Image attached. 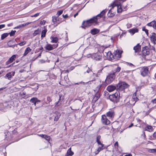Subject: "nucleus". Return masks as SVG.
Masks as SVG:
<instances>
[{
  "mask_svg": "<svg viewBox=\"0 0 156 156\" xmlns=\"http://www.w3.org/2000/svg\"><path fill=\"white\" fill-rule=\"evenodd\" d=\"M106 12V10H104L97 16L93 17V18L89 20L86 21H84L82 23V26L81 27L85 29L86 27H89L92 25L93 23H97L98 19L100 18L105 14Z\"/></svg>",
  "mask_w": 156,
  "mask_h": 156,
  "instance_id": "f257e3e1",
  "label": "nucleus"
},
{
  "mask_svg": "<svg viewBox=\"0 0 156 156\" xmlns=\"http://www.w3.org/2000/svg\"><path fill=\"white\" fill-rule=\"evenodd\" d=\"M138 100V99L136 97L135 94V95L134 94L133 95L132 98H127L125 100L124 103L126 106L128 107H131L134 105L136 102Z\"/></svg>",
  "mask_w": 156,
  "mask_h": 156,
  "instance_id": "f03ea898",
  "label": "nucleus"
},
{
  "mask_svg": "<svg viewBox=\"0 0 156 156\" xmlns=\"http://www.w3.org/2000/svg\"><path fill=\"white\" fill-rule=\"evenodd\" d=\"M125 0H115L114 3L111 5L112 8L115 6L117 7V11L118 12H121L122 11L121 6V2H124Z\"/></svg>",
  "mask_w": 156,
  "mask_h": 156,
  "instance_id": "7ed1b4c3",
  "label": "nucleus"
},
{
  "mask_svg": "<svg viewBox=\"0 0 156 156\" xmlns=\"http://www.w3.org/2000/svg\"><path fill=\"white\" fill-rule=\"evenodd\" d=\"M119 93L116 92L114 94L110 95L109 96L110 100L114 102H117L119 101Z\"/></svg>",
  "mask_w": 156,
  "mask_h": 156,
  "instance_id": "20e7f679",
  "label": "nucleus"
},
{
  "mask_svg": "<svg viewBox=\"0 0 156 156\" xmlns=\"http://www.w3.org/2000/svg\"><path fill=\"white\" fill-rule=\"evenodd\" d=\"M115 72H113L112 73L109 74V75L107 76L106 79L105 80L106 83L109 84L112 82L115 78Z\"/></svg>",
  "mask_w": 156,
  "mask_h": 156,
  "instance_id": "39448f33",
  "label": "nucleus"
},
{
  "mask_svg": "<svg viewBox=\"0 0 156 156\" xmlns=\"http://www.w3.org/2000/svg\"><path fill=\"white\" fill-rule=\"evenodd\" d=\"M128 87V85L125 82H121L118 84L117 86V89L120 90H123Z\"/></svg>",
  "mask_w": 156,
  "mask_h": 156,
  "instance_id": "423d86ee",
  "label": "nucleus"
},
{
  "mask_svg": "<svg viewBox=\"0 0 156 156\" xmlns=\"http://www.w3.org/2000/svg\"><path fill=\"white\" fill-rule=\"evenodd\" d=\"M141 75L143 77L148 75L149 74V68L147 67H142L140 70Z\"/></svg>",
  "mask_w": 156,
  "mask_h": 156,
  "instance_id": "0eeeda50",
  "label": "nucleus"
},
{
  "mask_svg": "<svg viewBox=\"0 0 156 156\" xmlns=\"http://www.w3.org/2000/svg\"><path fill=\"white\" fill-rule=\"evenodd\" d=\"M142 53L143 58L145 59V56L148 55L150 54L149 49L147 46L143 47L142 49Z\"/></svg>",
  "mask_w": 156,
  "mask_h": 156,
  "instance_id": "6e6552de",
  "label": "nucleus"
},
{
  "mask_svg": "<svg viewBox=\"0 0 156 156\" xmlns=\"http://www.w3.org/2000/svg\"><path fill=\"white\" fill-rule=\"evenodd\" d=\"M122 51H120L119 50L116 51L114 52V55H112V58H113V59H118L120 58L121 56Z\"/></svg>",
  "mask_w": 156,
  "mask_h": 156,
  "instance_id": "1a4fd4ad",
  "label": "nucleus"
},
{
  "mask_svg": "<svg viewBox=\"0 0 156 156\" xmlns=\"http://www.w3.org/2000/svg\"><path fill=\"white\" fill-rule=\"evenodd\" d=\"M91 58L95 60H100L102 59V56L98 53L93 54L91 55Z\"/></svg>",
  "mask_w": 156,
  "mask_h": 156,
  "instance_id": "9d476101",
  "label": "nucleus"
},
{
  "mask_svg": "<svg viewBox=\"0 0 156 156\" xmlns=\"http://www.w3.org/2000/svg\"><path fill=\"white\" fill-rule=\"evenodd\" d=\"M58 46L57 44L52 45L50 44H48L44 47V48L48 51H51L57 47Z\"/></svg>",
  "mask_w": 156,
  "mask_h": 156,
  "instance_id": "9b49d317",
  "label": "nucleus"
},
{
  "mask_svg": "<svg viewBox=\"0 0 156 156\" xmlns=\"http://www.w3.org/2000/svg\"><path fill=\"white\" fill-rule=\"evenodd\" d=\"M133 49L134 51L135 55H136V53L138 54V53L141 51V46L139 44H138L133 47Z\"/></svg>",
  "mask_w": 156,
  "mask_h": 156,
  "instance_id": "f8f14e48",
  "label": "nucleus"
},
{
  "mask_svg": "<svg viewBox=\"0 0 156 156\" xmlns=\"http://www.w3.org/2000/svg\"><path fill=\"white\" fill-rule=\"evenodd\" d=\"M150 38L151 42L154 44L156 43V34L154 33L151 34V35L150 36Z\"/></svg>",
  "mask_w": 156,
  "mask_h": 156,
  "instance_id": "ddd939ff",
  "label": "nucleus"
},
{
  "mask_svg": "<svg viewBox=\"0 0 156 156\" xmlns=\"http://www.w3.org/2000/svg\"><path fill=\"white\" fill-rule=\"evenodd\" d=\"M15 74V72H9L7 73L5 76V77L6 79H7L9 80H11L12 76H14Z\"/></svg>",
  "mask_w": 156,
  "mask_h": 156,
  "instance_id": "4468645a",
  "label": "nucleus"
},
{
  "mask_svg": "<svg viewBox=\"0 0 156 156\" xmlns=\"http://www.w3.org/2000/svg\"><path fill=\"white\" fill-rule=\"evenodd\" d=\"M52 21L53 23H57V25L59 24L62 22V21H60L59 20L58 17L55 16H54L52 17Z\"/></svg>",
  "mask_w": 156,
  "mask_h": 156,
  "instance_id": "2eb2a0df",
  "label": "nucleus"
},
{
  "mask_svg": "<svg viewBox=\"0 0 156 156\" xmlns=\"http://www.w3.org/2000/svg\"><path fill=\"white\" fill-rule=\"evenodd\" d=\"M139 30L137 28L131 29L128 30V31L133 35L135 33L138 32Z\"/></svg>",
  "mask_w": 156,
  "mask_h": 156,
  "instance_id": "dca6fc26",
  "label": "nucleus"
},
{
  "mask_svg": "<svg viewBox=\"0 0 156 156\" xmlns=\"http://www.w3.org/2000/svg\"><path fill=\"white\" fill-rule=\"evenodd\" d=\"M147 25L150 27H152L153 28L156 29V21H153L147 24Z\"/></svg>",
  "mask_w": 156,
  "mask_h": 156,
  "instance_id": "f3484780",
  "label": "nucleus"
},
{
  "mask_svg": "<svg viewBox=\"0 0 156 156\" xmlns=\"http://www.w3.org/2000/svg\"><path fill=\"white\" fill-rule=\"evenodd\" d=\"M116 89V87L112 85L108 86L107 88V90L109 92H112Z\"/></svg>",
  "mask_w": 156,
  "mask_h": 156,
  "instance_id": "a211bd4d",
  "label": "nucleus"
},
{
  "mask_svg": "<svg viewBox=\"0 0 156 156\" xmlns=\"http://www.w3.org/2000/svg\"><path fill=\"white\" fill-rule=\"evenodd\" d=\"M16 57V55H12L11 57L9 58V60L6 62V64H8L12 62L15 60Z\"/></svg>",
  "mask_w": 156,
  "mask_h": 156,
  "instance_id": "6ab92c4d",
  "label": "nucleus"
},
{
  "mask_svg": "<svg viewBox=\"0 0 156 156\" xmlns=\"http://www.w3.org/2000/svg\"><path fill=\"white\" fill-rule=\"evenodd\" d=\"M101 121L104 124L108 125L110 124V121L107 119V118H102Z\"/></svg>",
  "mask_w": 156,
  "mask_h": 156,
  "instance_id": "aec40b11",
  "label": "nucleus"
},
{
  "mask_svg": "<svg viewBox=\"0 0 156 156\" xmlns=\"http://www.w3.org/2000/svg\"><path fill=\"white\" fill-rule=\"evenodd\" d=\"M107 116L109 117H112L115 116L114 112L113 111H109L106 114Z\"/></svg>",
  "mask_w": 156,
  "mask_h": 156,
  "instance_id": "412c9836",
  "label": "nucleus"
},
{
  "mask_svg": "<svg viewBox=\"0 0 156 156\" xmlns=\"http://www.w3.org/2000/svg\"><path fill=\"white\" fill-rule=\"evenodd\" d=\"M44 29L41 32V37H45L46 32L47 31L45 27H44Z\"/></svg>",
  "mask_w": 156,
  "mask_h": 156,
  "instance_id": "4be33fe9",
  "label": "nucleus"
},
{
  "mask_svg": "<svg viewBox=\"0 0 156 156\" xmlns=\"http://www.w3.org/2000/svg\"><path fill=\"white\" fill-rule=\"evenodd\" d=\"M30 101L32 103L41 102V101L38 100V99L36 98H32L30 100Z\"/></svg>",
  "mask_w": 156,
  "mask_h": 156,
  "instance_id": "5701e85b",
  "label": "nucleus"
},
{
  "mask_svg": "<svg viewBox=\"0 0 156 156\" xmlns=\"http://www.w3.org/2000/svg\"><path fill=\"white\" fill-rule=\"evenodd\" d=\"M99 32V30L94 28L91 30V33L93 35H95L98 34Z\"/></svg>",
  "mask_w": 156,
  "mask_h": 156,
  "instance_id": "b1692460",
  "label": "nucleus"
},
{
  "mask_svg": "<svg viewBox=\"0 0 156 156\" xmlns=\"http://www.w3.org/2000/svg\"><path fill=\"white\" fill-rule=\"evenodd\" d=\"M145 130L151 132L153 131V128L151 126H147L145 127Z\"/></svg>",
  "mask_w": 156,
  "mask_h": 156,
  "instance_id": "393cba45",
  "label": "nucleus"
},
{
  "mask_svg": "<svg viewBox=\"0 0 156 156\" xmlns=\"http://www.w3.org/2000/svg\"><path fill=\"white\" fill-rule=\"evenodd\" d=\"M31 49L30 47H27L25 50L24 53L23 54V56H25L27 55L29 52L31 51Z\"/></svg>",
  "mask_w": 156,
  "mask_h": 156,
  "instance_id": "a878e982",
  "label": "nucleus"
},
{
  "mask_svg": "<svg viewBox=\"0 0 156 156\" xmlns=\"http://www.w3.org/2000/svg\"><path fill=\"white\" fill-rule=\"evenodd\" d=\"M73 154V153L71 150V148H70L67 151V155L66 156H72Z\"/></svg>",
  "mask_w": 156,
  "mask_h": 156,
  "instance_id": "bb28decb",
  "label": "nucleus"
},
{
  "mask_svg": "<svg viewBox=\"0 0 156 156\" xmlns=\"http://www.w3.org/2000/svg\"><path fill=\"white\" fill-rule=\"evenodd\" d=\"M98 76V74H95V73H93L92 75L91 76V79L92 81H94L96 80V77H97Z\"/></svg>",
  "mask_w": 156,
  "mask_h": 156,
  "instance_id": "cd10ccee",
  "label": "nucleus"
},
{
  "mask_svg": "<svg viewBox=\"0 0 156 156\" xmlns=\"http://www.w3.org/2000/svg\"><path fill=\"white\" fill-rule=\"evenodd\" d=\"M111 9L109 10L108 11V17H113L115 15V13H112L111 11Z\"/></svg>",
  "mask_w": 156,
  "mask_h": 156,
  "instance_id": "c85d7f7f",
  "label": "nucleus"
},
{
  "mask_svg": "<svg viewBox=\"0 0 156 156\" xmlns=\"http://www.w3.org/2000/svg\"><path fill=\"white\" fill-rule=\"evenodd\" d=\"M61 96L60 95H59V101L58 102H55V106H59V105H60L61 103H62V101H61Z\"/></svg>",
  "mask_w": 156,
  "mask_h": 156,
  "instance_id": "c756f323",
  "label": "nucleus"
},
{
  "mask_svg": "<svg viewBox=\"0 0 156 156\" xmlns=\"http://www.w3.org/2000/svg\"><path fill=\"white\" fill-rule=\"evenodd\" d=\"M105 55H106L107 56H109L110 57V58H111V59H112V55H112L111 53V52L108 51V52H105Z\"/></svg>",
  "mask_w": 156,
  "mask_h": 156,
  "instance_id": "7c9ffc66",
  "label": "nucleus"
},
{
  "mask_svg": "<svg viewBox=\"0 0 156 156\" xmlns=\"http://www.w3.org/2000/svg\"><path fill=\"white\" fill-rule=\"evenodd\" d=\"M104 146H101L99 147H98V149L97 150V151L96 152L95 154H98L100 152V151L102 150H103L102 148Z\"/></svg>",
  "mask_w": 156,
  "mask_h": 156,
  "instance_id": "2f4dec72",
  "label": "nucleus"
},
{
  "mask_svg": "<svg viewBox=\"0 0 156 156\" xmlns=\"http://www.w3.org/2000/svg\"><path fill=\"white\" fill-rule=\"evenodd\" d=\"M9 34L7 33H4L1 36V39L3 40L8 36Z\"/></svg>",
  "mask_w": 156,
  "mask_h": 156,
  "instance_id": "473e14b6",
  "label": "nucleus"
},
{
  "mask_svg": "<svg viewBox=\"0 0 156 156\" xmlns=\"http://www.w3.org/2000/svg\"><path fill=\"white\" fill-rule=\"evenodd\" d=\"M58 38L57 37H53L51 42L53 43H56L58 41Z\"/></svg>",
  "mask_w": 156,
  "mask_h": 156,
  "instance_id": "72a5a7b5",
  "label": "nucleus"
},
{
  "mask_svg": "<svg viewBox=\"0 0 156 156\" xmlns=\"http://www.w3.org/2000/svg\"><path fill=\"white\" fill-rule=\"evenodd\" d=\"M40 32V30L39 29H38L35 30L34 31V32L33 34L34 36H36L37 34H38Z\"/></svg>",
  "mask_w": 156,
  "mask_h": 156,
  "instance_id": "f704fd0d",
  "label": "nucleus"
},
{
  "mask_svg": "<svg viewBox=\"0 0 156 156\" xmlns=\"http://www.w3.org/2000/svg\"><path fill=\"white\" fill-rule=\"evenodd\" d=\"M63 11V10H62L58 11L56 14V15L58 17L59 16L61 15L62 14Z\"/></svg>",
  "mask_w": 156,
  "mask_h": 156,
  "instance_id": "c9c22d12",
  "label": "nucleus"
},
{
  "mask_svg": "<svg viewBox=\"0 0 156 156\" xmlns=\"http://www.w3.org/2000/svg\"><path fill=\"white\" fill-rule=\"evenodd\" d=\"M101 85H98L96 88L95 90V91L97 93H98L99 90L100 89L101 87Z\"/></svg>",
  "mask_w": 156,
  "mask_h": 156,
  "instance_id": "e433bc0d",
  "label": "nucleus"
},
{
  "mask_svg": "<svg viewBox=\"0 0 156 156\" xmlns=\"http://www.w3.org/2000/svg\"><path fill=\"white\" fill-rule=\"evenodd\" d=\"M121 68L120 67H119L118 66L117 68H116L115 69V72L116 73L119 72L121 70Z\"/></svg>",
  "mask_w": 156,
  "mask_h": 156,
  "instance_id": "4c0bfd02",
  "label": "nucleus"
},
{
  "mask_svg": "<svg viewBox=\"0 0 156 156\" xmlns=\"http://www.w3.org/2000/svg\"><path fill=\"white\" fill-rule=\"evenodd\" d=\"M7 44H8V46L9 47H12L13 48H14L15 46H17V44H14V45H12L11 44H10V41H9L8 42Z\"/></svg>",
  "mask_w": 156,
  "mask_h": 156,
  "instance_id": "58836bf2",
  "label": "nucleus"
},
{
  "mask_svg": "<svg viewBox=\"0 0 156 156\" xmlns=\"http://www.w3.org/2000/svg\"><path fill=\"white\" fill-rule=\"evenodd\" d=\"M16 32V30H12L9 34H10V36H13L14 35Z\"/></svg>",
  "mask_w": 156,
  "mask_h": 156,
  "instance_id": "ea45409f",
  "label": "nucleus"
},
{
  "mask_svg": "<svg viewBox=\"0 0 156 156\" xmlns=\"http://www.w3.org/2000/svg\"><path fill=\"white\" fill-rule=\"evenodd\" d=\"M44 138L48 142H49L51 140L50 136L46 135L44 136Z\"/></svg>",
  "mask_w": 156,
  "mask_h": 156,
  "instance_id": "a19ab883",
  "label": "nucleus"
},
{
  "mask_svg": "<svg viewBox=\"0 0 156 156\" xmlns=\"http://www.w3.org/2000/svg\"><path fill=\"white\" fill-rule=\"evenodd\" d=\"M26 43V42L25 41H23L20 43H19L18 44H17V45H20V46H22L24 45H25Z\"/></svg>",
  "mask_w": 156,
  "mask_h": 156,
  "instance_id": "79ce46f5",
  "label": "nucleus"
},
{
  "mask_svg": "<svg viewBox=\"0 0 156 156\" xmlns=\"http://www.w3.org/2000/svg\"><path fill=\"white\" fill-rule=\"evenodd\" d=\"M142 30L143 31H144L146 33V34L148 35V30L147 29H145V27H143L142 28Z\"/></svg>",
  "mask_w": 156,
  "mask_h": 156,
  "instance_id": "37998d69",
  "label": "nucleus"
},
{
  "mask_svg": "<svg viewBox=\"0 0 156 156\" xmlns=\"http://www.w3.org/2000/svg\"><path fill=\"white\" fill-rule=\"evenodd\" d=\"M26 26V25L25 24H21L19 25V26L16 27L15 28H20L22 27H23Z\"/></svg>",
  "mask_w": 156,
  "mask_h": 156,
  "instance_id": "c03bdc74",
  "label": "nucleus"
},
{
  "mask_svg": "<svg viewBox=\"0 0 156 156\" xmlns=\"http://www.w3.org/2000/svg\"><path fill=\"white\" fill-rule=\"evenodd\" d=\"M46 22V21L43 20H41L40 21V23L41 24V25H44V24H45V23Z\"/></svg>",
  "mask_w": 156,
  "mask_h": 156,
  "instance_id": "a18cd8bd",
  "label": "nucleus"
},
{
  "mask_svg": "<svg viewBox=\"0 0 156 156\" xmlns=\"http://www.w3.org/2000/svg\"><path fill=\"white\" fill-rule=\"evenodd\" d=\"M149 152L150 153H152L156 152V149H150L148 150Z\"/></svg>",
  "mask_w": 156,
  "mask_h": 156,
  "instance_id": "49530a36",
  "label": "nucleus"
},
{
  "mask_svg": "<svg viewBox=\"0 0 156 156\" xmlns=\"http://www.w3.org/2000/svg\"><path fill=\"white\" fill-rule=\"evenodd\" d=\"M128 65L131 66V67L133 68H134L135 67V66L132 63H128Z\"/></svg>",
  "mask_w": 156,
  "mask_h": 156,
  "instance_id": "de8ad7c7",
  "label": "nucleus"
},
{
  "mask_svg": "<svg viewBox=\"0 0 156 156\" xmlns=\"http://www.w3.org/2000/svg\"><path fill=\"white\" fill-rule=\"evenodd\" d=\"M98 98H97V97H95V96H94L93 98V101H94V102H95L98 100Z\"/></svg>",
  "mask_w": 156,
  "mask_h": 156,
  "instance_id": "09e8293b",
  "label": "nucleus"
},
{
  "mask_svg": "<svg viewBox=\"0 0 156 156\" xmlns=\"http://www.w3.org/2000/svg\"><path fill=\"white\" fill-rule=\"evenodd\" d=\"M101 136L100 135H98L97 137V140L96 141H100V139H101Z\"/></svg>",
  "mask_w": 156,
  "mask_h": 156,
  "instance_id": "8fccbe9b",
  "label": "nucleus"
},
{
  "mask_svg": "<svg viewBox=\"0 0 156 156\" xmlns=\"http://www.w3.org/2000/svg\"><path fill=\"white\" fill-rule=\"evenodd\" d=\"M39 13H37L34 14V15L32 16H31L32 17H36L39 16Z\"/></svg>",
  "mask_w": 156,
  "mask_h": 156,
  "instance_id": "3c124183",
  "label": "nucleus"
},
{
  "mask_svg": "<svg viewBox=\"0 0 156 156\" xmlns=\"http://www.w3.org/2000/svg\"><path fill=\"white\" fill-rule=\"evenodd\" d=\"M97 142L98 144L99 145H100L101 146H104V145L103 144H102L101 141H97Z\"/></svg>",
  "mask_w": 156,
  "mask_h": 156,
  "instance_id": "603ef678",
  "label": "nucleus"
},
{
  "mask_svg": "<svg viewBox=\"0 0 156 156\" xmlns=\"http://www.w3.org/2000/svg\"><path fill=\"white\" fill-rule=\"evenodd\" d=\"M95 97H97L98 98H99L100 97V94L99 93H98L95 96Z\"/></svg>",
  "mask_w": 156,
  "mask_h": 156,
  "instance_id": "864d4df0",
  "label": "nucleus"
},
{
  "mask_svg": "<svg viewBox=\"0 0 156 156\" xmlns=\"http://www.w3.org/2000/svg\"><path fill=\"white\" fill-rule=\"evenodd\" d=\"M107 48V47H105L103 46H102L101 48L103 50V51L104 52L105 50V49H106Z\"/></svg>",
  "mask_w": 156,
  "mask_h": 156,
  "instance_id": "5fc2aeb1",
  "label": "nucleus"
},
{
  "mask_svg": "<svg viewBox=\"0 0 156 156\" xmlns=\"http://www.w3.org/2000/svg\"><path fill=\"white\" fill-rule=\"evenodd\" d=\"M62 16L65 19H66L68 17V16L67 14H66L65 15H63Z\"/></svg>",
  "mask_w": 156,
  "mask_h": 156,
  "instance_id": "6e6d98bb",
  "label": "nucleus"
},
{
  "mask_svg": "<svg viewBox=\"0 0 156 156\" xmlns=\"http://www.w3.org/2000/svg\"><path fill=\"white\" fill-rule=\"evenodd\" d=\"M5 27V24H1L0 25V29H2V28L4 27Z\"/></svg>",
  "mask_w": 156,
  "mask_h": 156,
  "instance_id": "4d7b16f0",
  "label": "nucleus"
},
{
  "mask_svg": "<svg viewBox=\"0 0 156 156\" xmlns=\"http://www.w3.org/2000/svg\"><path fill=\"white\" fill-rule=\"evenodd\" d=\"M91 71V70L90 69L89 67H88V69L87 70V72L88 73H90Z\"/></svg>",
  "mask_w": 156,
  "mask_h": 156,
  "instance_id": "13d9d810",
  "label": "nucleus"
},
{
  "mask_svg": "<svg viewBox=\"0 0 156 156\" xmlns=\"http://www.w3.org/2000/svg\"><path fill=\"white\" fill-rule=\"evenodd\" d=\"M151 101L154 104V103H155V104L156 103V98H155V99H153Z\"/></svg>",
  "mask_w": 156,
  "mask_h": 156,
  "instance_id": "bf43d9fd",
  "label": "nucleus"
},
{
  "mask_svg": "<svg viewBox=\"0 0 156 156\" xmlns=\"http://www.w3.org/2000/svg\"><path fill=\"white\" fill-rule=\"evenodd\" d=\"M80 11V10L76 14L74 15V17L75 18L78 15L79 12Z\"/></svg>",
  "mask_w": 156,
  "mask_h": 156,
  "instance_id": "052dcab7",
  "label": "nucleus"
},
{
  "mask_svg": "<svg viewBox=\"0 0 156 156\" xmlns=\"http://www.w3.org/2000/svg\"><path fill=\"white\" fill-rule=\"evenodd\" d=\"M115 147H118V142L117 141H116L115 143Z\"/></svg>",
  "mask_w": 156,
  "mask_h": 156,
  "instance_id": "680f3d73",
  "label": "nucleus"
},
{
  "mask_svg": "<svg viewBox=\"0 0 156 156\" xmlns=\"http://www.w3.org/2000/svg\"><path fill=\"white\" fill-rule=\"evenodd\" d=\"M153 136L154 138H156V132L154 133Z\"/></svg>",
  "mask_w": 156,
  "mask_h": 156,
  "instance_id": "e2e57ef3",
  "label": "nucleus"
},
{
  "mask_svg": "<svg viewBox=\"0 0 156 156\" xmlns=\"http://www.w3.org/2000/svg\"><path fill=\"white\" fill-rule=\"evenodd\" d=\"M40 61V62L41 63H44L45 62L44 60L43 59H41Z\"/></svg>",
  "mask_w": 156,
  "mask_h": 156,
  "instance_id": "0e129e2a",
  "label": "nucleus"
},
{
  "mask_svg": "<svg viewBox=\"0 0 156 156\" xmlns=\"http://www.w3.org/2000/svg\"><path fill=\"white\" fill-rule=\"evenodd\" d=\"M47 99L48 101L49 102H50L51 101V98L49 97H48L47 98Z\"/></svg>",
  "mask_w": 156,
  "mask_h": 156,
  "instance_id": "69168bd1",
  "label": "nucleus"
},
{
  "mask_svg": "<svg viewBox=\"0 0 156 156\" xmlns=\"http://www.w3.org/2000/svg\"><path fill=\"white\" fill-rule=\"evenodd\" d=\"M2 110H3L4 112H5L7 111V108L5 107V108L2 109Z\"/></svg>",
  "mask_w": 156,
  "mask_h": 156,
  "instance_id": "338daca9",
  "label": "nucleus"
},
{
  "mask_svg": "<svg viewBox=\"0 0 156 156\" xmlns=\"http://www.w3.org/2000/svg\"><path fill=\"white\" fill-rule=\"evenodd\" d=\"M124 156H132V155L131 154H129L124 155Z\"/></svg>",
  "mask_w": 156,
  "mask_h": 156,
  "instance_id": "774afa93",
  "label": "nucleus"
}]
</instances>
